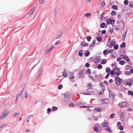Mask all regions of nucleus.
<instances>
[{
    "instance_id": "obj_56",
    "label": "nucleus",
    "mask_w": 133,
    "mask_h": 133,
    "mask_svg": "<svg viewBox=\"0 0 133 133\" xmlns=\"http://www.w3.org/2000/svg\"><path fill=\"white\" fill-rule=\"evenodd\" d=\"M105 3L102 2L101 4V5L102 7H103L105 6Z\"/></svg>"
},
{
    "instance_id": "obj_50",
    "label": "nucleus",
    "mask_w": 133,
    "mask_h": 133,
    "mask_svg": "<svg viewBox=\"0 0 133 133\" xmlns=\"http://www.w3.org/2000/svg\"><path fill=\"white\" fill-rule=\"evenodd\" d=\"M58 89H61L62 88V85L61 84L59 85L58 87Z\"/></svg>"
},
{
    "instance_id": "obj_58",
    "label": "nucleus",
    "mask_w": 133,
    "mask_h": 133,
    "mask_svg": "<svg viewBox=\"0 0 133 133\" xmlns=\"http://www.w3.org/2000/svg\"><path fill=\"white\" fill-rule=\"evenodd\" d=\"M109 75H110V74L109 73H108L107 74V75H106V76L105 77V78H108V77L109 76Z\"/></svg>"
},
{
    "instance_id": "obj_41",
    "label": "nucleus",
    "mask_w": 133,
    "mask_h": 133,
    "mask_svg": "<svg viewBox=\"0 0 133 133\" xmlns=\"http://www.w3.org/2000/svg\"><path fill=\"white\" fill-rule=\"evenodd\" d=\"M124 59L127 62L129 61H130V59L127 56H125Z\"/></svg>"
},
{
    "instance_id": "obj_44",
    "label": "nucleus",
    "mask_w": 133,
    "mask_h": 133,
    "mask_svg": "<svg viewBox=\"0 0 133 133\" xmlns=\"http://www.w3.org/2000/svg\"><path fill=\"white\" fill-rule=\"evenodd\" d=\"M86 73L87 74H91V70L90 69H88L87 70Z\"/></svg>"
},
{
    "instance_id": "obj_39",
    "label": "nucleus",
    "mask_w": 133,
    "mask_h": 133,
    "mask_svg": "<svg viewBox=\"0 0 133 133\" xmlns=\"http://www.w3.org/2000/svg\"><path fill=\"white\" fill-rule=\"evenodd\" d=\"M124 3L125 5H128V2L127 0H124Z\"/></svg>"
},
{
    "instance_id": "obj_12",
    "label": "nucleus",
    "mask_w": 133,
    "mask_h": 133,
    "mask_svg": "<svg viewBox=\"0 0 133 133\" xmlns=\"http://www.w3.org/2000/svg\"><path fill=\"white\" fill-rule=\"evenodd\" d=\"M112 26L113 28L115 29L116 30H119V27L118 24H117V25H113Z\"/></svg>"
},
{
    "instance_id": "obj_48",
    "label": "nucleus",
    "mask_w": 133,
    "mask_h": 133,
    "mask_svg": "<svg viewBox=\"0 0 133 133\" xmlns=\"http://www.w3.org/2000/svg\"><path fill=\"white\" fill-rule=\"evenodd\" d=\"M115 43V42L114 41H111L110 44L112 45V46H113Z\"/></svg>"
},
{
    "instance_id": "obj_14",
    "label": "nucleus",
    "mask_w": 133,
    "mask_h": 133,
    "mask_svg": "<svg viewBox=\"0 0 133 133\" xmlns=\"http://www.w3.org/2000/svg\"><path fill=\"white\" fill-rule=\"evenodd\" d=\"M81 45L83 46H88V44L84 42L83 41L81 43Z\"/></svg>"
},
{
    "instance_id": "obj_32",
    "label": "nucleus",
    "mask_w": 133,
    "mask_h": 133,
    "mask_svg": "<svg viewBox=\"0 0 133 133\" xmlns=\"http://www.w3.org/2000/svg\"><path fill=\"white\" fill-rule=\"evenodd\" d=\"M125 46V42H123L122 44L120 45V46L121 47L123 48Z\"/></svg>"
},
{
    "instance_id": "obj_28",
    "label": "nucleus",
    "mask_w": 133,
    "mask_h": 133,
    "mask_svg": "<svg viewBox=\"0 0 133 133\" xmlns=\"http://www.w3.org/2000/svg\"><path fill=\"white\" fill-rule=\"evenodd\" d=\"M79 55L80 56H82L83 55V52L82 50H80L78 53Z\"/></svg>"
},
{
    "instance_id": "obj_18",
    "label": "nucleus",
    "mask_w": 133,
    "mask_h": 133,
    "mask_svg": "<svg viewBox=\"0 0 133 133\" xmlns=\"http://www.w3.org/2000/svg\"><path fill=\"white\" fill-rule=\"evenodd\" d=\"M94 110H95L98 112H101V109L99 108H95L94 109Z\"/></svg>"
},
{
    "instance_id": "obj_49",
    "label": "nucleus",
    "mask_w": 133,
    "mask_h": 133,
    "mask_svg": "<svg viewBox=\"0 0 133 133\" xmlns=\"http://www.w3.org/2000/svg\"><path fill=\"white\" fill-rule=\"evenodd\" d=\"M108 52L107 50H104L103 52V53L104 54V55H106L108 53Z\"/></svg>"
},
{
    "instance_id": "obj_29",
    "label": "nucleus",
    "mask_w": 133,
    "mask_h": 133,
    "mask_svg": "<svg viewBox=\"0 0 133 133\" xmlns=\"http://www.w3.org/2000/svg\"><path fill=\"white\" fill-rule=\"evenodd\" d=\"M131 82L132 81H131L129 82H127V85L130 86H131L132 85Z\"/></svg>"
},
{
    "instance_id": "obj_53",
    "label": "nucleus",
    "mask_w": 133,
    "mask_h": 133,
    "mask_svg": "<svg viewBox=\"0 0 133 133\" xmlns=\"http://www.w3.org/2000/svg\"><path fill=\"white\" fill-rule=\"evenodd\" d=\"M85 66L87 67H89L90 66L89 64L88 63H87L85 64Z\"/></svg>"
},
{
    "instance_id": "obj_26",
    "label": "nucleus",
    "mask_w": 133,
    "mask_h": 133,
    "mask_svg": "<svg viewBox=\"0 0 133 133\" xmlns=\"http://www.w3.org/2000/svg\"><path fill=\"white\" fill-rule=\"evenodd\" d=\"M57 13V9H55V11L53 13L54 16H55Z\"/></svg>"
},
{
    "instance_id": "obj_38",
    "label": "nucleus",
    "mask_w": 133,
    "mask_h": 133,
    "mask_svg": "<svg viewBox=\"0 0 133 133\" xmlns=\"http://www.w3.org/2000/svg\"><path fill=\"white\" fill-rule=\"evenodd\" d=\"M97 39L98 42L101 41L102 40L101 37H97Z\"/></svg>"
},
{
    "instance_id": "obj_30",
    "label": "nucleus",
    "mask_w": 133,
    "mask_h": 133,
    "mask_svg": "<svg viewBox=\"0 0 133 133\" xmlns=\"http://www.w3.org/2000/svg\"><path fill=\"white\" fill-rule=\"evenodd\" d=\"M91 16V14L90 13H87L85 15V16L87 17H88L89 16Z\"/></svg>"
},
{
    "instance_id": "obj_3",
    "label": "nucleus",
    "mask_w": 133,
    "mask_h": 133,
    "mask_svg": "<svg viewBox=\"0 0 133 133\" xmlns=\"http://www.w3.org/2000/svg\"><path fill=\"white\" fill-rule=\"evenodd\" d=\"M9 113V111H8L7 110H5V111L3 112L2 114L0 117V119H3L5 118L6 116L8 115Z\"/></svg>"
},
{
    "instance_id": "obj_21",
    "label": "nucleus",
    "mask_w": 133,
    "mask_h": 133,
    "mask_svg": "<svg viewBox=\"0 0 133 133\" xmlns=\"http://www.w3.org/2000/svg\"><path fill=\"white\" fill-rule=\"evenodd\" d=\"M90 54V52L89 51H86V52H85L84 54V55L86 56H88Z\"/></svg>"
},
{
    "instance_id": "obj_63",
    "label": "nucleus",
    "mask_w": 133,
    "mask_h": 133,
    "mask_svg": "<svg viewBox=\"0 0 133 133\" xmlns=\"http://www.w3.org/2000/svg\"><path fill=\"white\" fill-rule=\"evenodd\" d=\"M104 83L106 85H107L108 84V82L107 81H105L104 82Z\"/></svg>"
},
{
    "instance_id": "obj_19",
    "label": "nucleus",
    "mask_w": 133,
    "mask_h": 133,
    "mask_svg": "<svg viewBox=\"0 0 133 133\" xmlns=\"http://www.w3.org/2000/svg\"><path fill=\"white\" fill-rule=\"evenodd\" d=\"M67 73L65 69L64 70L63 73V75L64 77H66L67 76Z\"/></svg>"
},
{
    "instance_id": "obj_33",
    "label": "nucleus",
    "mask_w": 133,
    "mask_h": 133,
    "mask_svg": "<svg viewBox=\"0 0 133 133\" xmlns=\"http://www.w3.org/2000/svg\"><path fill=\"white\" fill-rule=\"evenodd\" d=\"M116 12L114 11H112L111 12V14L112 15H114L116 14Z\"/></svg>"
},
{
    "instance_id": "obj_11",
    "label": "nucleus",
    "mask_w": 133,
    "mask_h": 133,
    "mask_svg": "<svg viewBox=\"0 0 133 133\" xmlns=\"http://www.w3.org/2000/svg\"><path fill=\"white\" fill-rule=\"evenodd\" d=\"M94 130L96 132H99L101 130L98 129L97 127H95L94 128Z\"/></svg>"
},
{
    "instance_id": "obj_42",
    "label": "nucleus",
    "mask_w": 133,
    "mask_h": 133,
    "mask_svg": "<svg viewBox=\"0 0 133 133\" xmlns=\"http://www.w3.org/2000/svg\"><path fill=\"white\" fill-rule=\"evenodd\" d=\"M88 87L90 89H91L92 87L91 84V83H89L88 84Z\"/></svg>"
},
{
    "instance_id": "obj_22",
    "label": "nucleus",
    "mask_w": 133,
    "mask_h": 133,
    "mask_svg": "<svg viewBox=\"0 0 133 133\" xmlns=\"http://www.w3.org/2000/svg\"><path fill=\"white\" fill-rule=\"evenodd\" d=\"M106 25V24L104 23H102L100 25V27L102 28H103L105 27Z\"/></svg>"
},
{
    "instance_id": "obj_25",
    "label": "nucleus",
    "mask_w": 133,
    "mask_h": 133,
    "mask_svg": "<svg viewBox=\"0 0 133 133\" xmlns=\"http://www.w3.org/2000/svg\"><path fill=\"white\" fill-rule=\"evenodd\" d=\"M53 46H52L49 49H48L47 50H46V53H47L50 52V51L51 50Z\"/></svg>"
},
{
    "instance_id": "obj_10",
    "label": "nucleus",
    "mask_w": 133,
    "mask_h": 133,
    "mask_svg": "<svg viewBox=\"0 0 133 133\" xmlns=\"http://www.w3.org/2000/svg\"><path fill=\"white\" fill-rule=\"evenodd\" d=\"M124 113L123 112H122L121 111L119 112V115L120 116V117L122 119L123 118H124Z\"/></svg>"
},
{
    "instance_id": "obj_36",
    "label": "nucleus",
    "mask_w": 133,
    "mask_h": 133,
    "mask_svg": "<svg viewBox=\"0 0 133 133\" xmlns=\"http://www.w3.org/2000/svg\"><path fill=\"white\" fill-rule=\"evenodd\" d=\"M128 94L129 95H133V92L131 91H129L128 92Z\"/></svg>"
},
{
    "instance_id": "obj_5",
    "label": "nucleus",
    "mask_w": 133,
    "mask_h": 133,
    "mask_svg": "<svg viewBox=\"0 0 133 133\" xmlns=\"http://www.w3.org/2000/svg\"><path fill=\"white\" fill-rule=\"evenodd\" d=\"M115 22V19H110L108 18L107 20V24L109 25L110 24L112 25H113Z\"/></svg>"
},
{
    "instance_id": "obj_59",
    "label": "nucleus",
    "mask_w": 133,
    "mask_h": 133,
    "mask_svg": "<svg viewBox=\"0 0 133 133\" xmlns=\"http://www.w3.org/2000/svg\"><path fill=\"white\" fill-rule=\"evenodd\" d=\"M119 129L121 130H122L123 129V127L121 126L119 127Z\"/></svg>"
},
{
    "instance_id": "obj_13",
    "label": "nucleus",
    "mask_w": 133,
    "mask_h": 133,
    "mask_svg": "<svg viewBox=\"0 0 133 133\" xmlns=\"http://www.w3.org/2000/svg\"><path fill=\"white\" fill-rule=\"evenodd\" d=\"M108 123L105 122H104L102 123L103 127L104 128L106 127L107 126H108Z\"/></svg>"
},
{
    "instance_id": "obj_9",
    "label": "nucleus",
    "mask_w": 133,
    "mask_h": 133,
    "mask_svg": "<svg viewBox=\"0 0 133 133\" xmlns=\"http://www.w3.org/2000/svg\"><path fill=\"white\" fill-rule=\"evenodd\" d=\"M101 60L100 57L98 56L95 59L94 62L95 63H97Z\"/></svg>"
},
{
    "instance_id": "obj_54",
    "label": "nucleus",
    "mask_w": 133,
    "mask_h": 133,
    "mask_svg": "<svg viewBox=\"0 0 133 133\" xmlns=\"http://www.w3.org/2000/svg\"><path fill=\"white\" fill-rule=\"evenodd\" d=\"M19 113H15V114H13V115H12V116L13 117H15V116L18 115H19Z\"/></svg>"
},
{
    "instance_id": "obj_20",
    "label": "nucleus",
    "mask_w": 133,
    "mask_h": 133,
    "mask_svg": "<svg viewBox=\"0 0 133 133\" xmlns=\"http://www.w3.org/2000/svg\"><path fill=\"white\" fill-rule=\"evenodd\" d=\"M95 44V40H93L92 43L90 45V47H91L93 46Z\"/></svg>"
},
{
    "instance_id": "obj_31",
    "label": "nucleus",
    "mask_w": 133,
    "mask_h": 133,
    "mask_svg": "<svg viewBox=\"0 0 133 133\" xmlns=\"http://www.w3.org/2000/svg\"><path fill=\"white\" fill-rule=\"evenodd\" d=\"M129 6L131 8L133 7V2L131 1L130 2Z\"/></svg>"
},
{
    "instance_id": "obj_27",
    "label": "nucleus",
    "mask_w": 133,
    "mask_h": 133,
    "mask_svg": "<svg viewBox=\"0 0 133 133\" xmlns=\"http://www.w3.org/2000/svg\"><path fill=\"white\" fill-rule=\"evenodd\" d=\"M115 70H112L110 71V73L111 75H114L115 74Z\"/></svg>"
},
{
    "instance_id": "obj_43",
    "label": "nucleus",
    "mask_w": 133,
    "mask_h": 133,
    "mask_svg": "<svg viewBox=\"0 0 133 133\" xmlns=\"http://www.w3.org/2000/svg\"><path fill=\"white\" fill-rule=\"evenodd\" d=\"M91 37L90 36H88L87 38V40L89 41H90V40H91Z\"/></svg>"
},
{
    "instance_id": "obj_35",
    "label": "nucleus",
    "mask_w": 133,
    "mask_h": 133,
    "mask_svg": "<svg viewBox=\"0 0 133 133\" xmlns=\"http://www.w3.org/2000/svg\"><path fill=\"white\" fill-rule=\"evenodd\" d=\"M125 63V62L124 61H121L119 62V64L122 65H123Z\"/></svg>"
},
{
    "instance_id": "obj_51",
    "label": "nucleus",
    "mask_w": 133,
    "mask_h": 133,
    "mask_svg": "<svg viewBox=\"0 0 133 133\" xmlns=\"http://www.w3.org/2000/svg\"><path fill=\"white\" fill-rule=\"evenodd\" d=\"M47 113L49 114L51 111V109L50 108H48L47 109Z\"/></svg>"
},
{
    "instance_id": "obj_61",
    "label": "nucleus",
    "mask_w": 133,
    "mask_h": 133,
    "mask_svg": "<svg viewBox=\"0 0 133 133\" xmlns=\"http://www.w3.org/2000/svg\"><path fill=\"white\" fill-rule=\"evenodd\" d=\"M60 43V41H58L55 43V44L56 45H57L59 43Z\"/></svg>"
},
{
    "instance_id": "obj_4",
    "label": "nucleus",
    "mask_w": 133,
    "mask_h": 133,
    "mask_svg": "<svg viewBox=\"0 0 133 133\" xmlns=\"http://www.w3.org/2000/svg\"><path fill=\"white\" fill-rule=\"evenodd\" d=\"M115 78V84L118 85L121 84L122 82V79L119 78V77H116Z\"/></svg>"
},
{
    "instance_id": "obj_57",
    "label": "nucleus",
    "mask_w": 133,
    "mask_h": 133,
    "mask_svg": "<svg viewBox=\"0 0 133 133\" xmlns=\"http://www.w3.org/2000/svg\"><path fill=\"white\" fill-rule=\"evenodd\" d=\"M6 124H2L0 127V128H2L3 127L6 126Z\"/></svg>"
},
{
    "instance_id": "obj_7",
    "label": "nucleus",
    "mask_w": 133,
    "mask_h": 133,
    "mask_svg": "<svg viewBox=\"0 0 133 133\" xmlns=\"http://www.w3.org/2000/svg\"><path fill=\"white\" fill-rule=\"evenodd\" d=\"M79 77L80 78H83L84 76V75L83 72L82 71H80L78 74Z\"/></svg>"
},
{
    "instance_id": "obj_64",
    "label": "nucleus",
    "mask_w": 133,
    "mask_h": 133,
    "mask_svg": "<svg viewBox=\"0 0 133 133\" xmlns=\"http://www.w3.org/2000/svg\"><path fill=\"white\" fill-rule=\"evenodd\" d=\"M75 78V77L74 76H72V77H70V78H69L71 80H72V79H74V78Z\"/></svg>"
},
{
    "instance_id": "obj_6",
    "label": "nucleus",
    "mask_w": 133,
    "mask_h": 133,
    "mask_svg": "<svg viewBox=\"0 0 133 133\" xmlns=\"http://www.w3.org/2000/svg\"><path fill=\"white\" fill-rule=\"evenodd\" d=\"M114 69L115 70V71H116L115 74L116 75L118 76L121 74V71L119 68L116 67Z\"/></svg>"
},
{
    "instance_id": "obj_60",
    "label": "nucleus",
    "mask_w": 133,
    "mask_h": 133,
    "mask_svg": "<svg viewBox=\"0 0 133 133\" xmlns=\"http://www.w3.org/2000/svg\"><path fill=\"white\" fill-rule=\"evenodd\" d=\"M28 94L27 93H26L25 94V98H26L28 97Z\"/></svg>"
},
{
    "instance_id": "obj_47",
    "label": "nucleus",
    "mask_w": 133,
    "mask_h": 133,
    "mask_svg": "<svg viewBox=\"0 0 133 133\" xmlns=\"http://www.w3.org/2000/svg\"><path fill=\"white\" fill-rule=\"evenodd\" d=\"M118 45H115L114 46V48L115 49H117L118 48Z\"/></svg>"
},
{
    "instance_id": "obj_15",
    "label": "nucleus",
    "mask_w": 133,
    "mask_h": 133,
    "mask_svg": "<svg viewBox=\"0 0 133 133\" xmlns=\"http://www.w3.org/2000/svg\"><path fill=\"white\" fill-rule=\"evenodd\" d=\"M107 61V60L106 59H103L101 62V63L103 64H105L106 63Z\"/></svg>"
},
{
    "instance_id": "obj_17",
    "label": "nucleus",
    "mask_w": 133,
    "mask_h": 133,
    "mask_svg": "<svg viewBox=\"0 0 133 133\" xmlns=\"http://www.w3.org/2000/svg\"><path fill=\"white\" fill-rule=\"evenodd\" d=\"M71 95L70 93H68L67 94H65L64 96V98L65 99H68L69 98V96Z\"/></svg>"
},
{
    "instance_id": "obj_55",
    "label": "nucleus",
    "mask_w": 133,
    "mask_h": 133,
    "mask_svg": "<svg viewBox=\"0 0 133 133\" xmlns=\"http://www.w3.org/2000/svg\"><path fill=\"white\" fill-rule=\"evenodd\" d=\"M112 57L115 58L116 57V55L115 54H114L111 55Z\"/></svg>"
},
{
    "instance_id": "obj_52",
    "label": "nucleus",
    "mask_w": 133,
    "mask_h": 133,
    "mask_svg": "<svg viewBox=\"0 0 133 133\" xmlns=\"http://www.w3.org/2000/svg\"><path fill=\"white\" fill-rule=\"evenodd\" d=\"M115 116L114 114H112L110 116V117L111 118H112Z\"/></svg>"
},
{
    "instance_id": "obj_24",
    "label": "nucleus",
    "mask_w": 133,
    "mask_h": 133,
    "mask_svg": "<svg viewBox=\"0 0 133 133\" xmlns=\"http://www.w3.org/2000/svg\"><path fill=\"white\" fill-rule=\"evenodd\" d=\"M127 31H126L125 32V34L124 35H123L122 36V40H123V41L124 40L125 38V37H126V35L127 34Z\"/></svg>"
},
{
    "instance_id": "obj_8",
    "label": "nucleus",
    "mask_w": 133,
    "mask_h": 133,
    "mask_svg": "<svg viewBox=\"0 0 133 133\" xmlns=\"http://www.w3.org/2000/svg\"><path fill=\"white\" fill-rule=\"evenodd\" d=\"M35 7H33L29 11V14L30 15H32L35 11Z\"/></svg>"
},
{
    "instance_id": "obj_1",
    "label": "nucleus",
    "mask_w": 133,
    "mask_h": 133,
    "mask_svg": "<svg viewBox=\"0 0 133 133\" xmlns=\"http://www.w3.org/2000/svg\"><path fill=\"white\" fill-rule=\"evenodd\" d=\"M117 23L118 25L119 30L120 31L122 30L123 29L125 26V23L123 21L117 22Z\"/></svg>"
},
{
    "instance_id": "obj_45",
    "label": "nucleus",
    "mask_w": 133,
    "mask_h": 133,
    "mask_svg": "<svg viewBox=\"0 0 133 133\" xmlns=\"http://www.w3.org/2000/svg\"><path fill=\"white\" fill-rule=\"evenodd\" d=\"M120 56L121 57V58H122V59H125V56L124 55H120Z\"/></svg>"
},
{
    "instance_id": "obj_40",
    "label": "nucleus",
    "mask_w": 133,
    "mask_h": 133,
    "mask_svg": "<svg viewBox=\"0 0 133 133\" xmlns=\"http://www.w3.org/2000/svg\"><path fill=\"white\" fill-rule=\"evenodd\" d=\"M102 68V66L100 64H99L98 65V66H97V68L98 69H101Z\"/></svg>"
},
{
    "instance_id": "obj_23",
    "label": "nucleus",
    "mask_w": 133,
    "mask_h": 133,
    "mask_svg": "<svg viewBox=\"0 0 133 133\" xmlns=\"http://www.w3.org/2000/svg\"><path fill=\"white\" fill-rule=\"evenodd\" d=\"M112 8L114 9L117 10L118 9V8L117 6L115 5H113L112 6Z\"/></svg>"
},
{
    "instance_id": "obj_37",
    "label": "nucleus",
    "mask_w": 133,
    "mask_h": 133,
    "mask_svg": "<svg viewBox=\"0 0 133 133\" xmlns=\"http://www.w3.org/2000/svg\"><path fill=\"white\" fill-rule=\"evenodd\" d=\"M52 110H53V111L56 110H57L58 108L54 106V107H52Z\"/></svg>"
},
{
    "instance_id": "obj_34",
    "label": "nucleus",
    "mask_w": 133,
    "mask_h": 133,
    "mask_svg": "<svg viewBox=\"0 0 133 133\" xmlns=\"http://www.w3.org/2000/svg\"><path fill=\"white\" fill-rule=\"evenodd\" d=\"M105 71L106 72L109 73L110 71V69L109 67H107L105 69Z\"/></svg>"
},
{
    "instance_id": "obj_46",
    "label": "nucleus",
    "mask_w": 133,
    "mask_h": 133,
    "mask_svg": "<svg viewBox=\"0 0 133 133\" xmlns=\"http://www.w3.org/2000/svg\"><path fill=\"white\" fill-rule=\"evenodd\" d=\"M125 74L126 75H130L131 74L130 72L129 71H126L125 72Z\"/></svg>"
},
{
    "instance_id": "obj_62",
    "label": "nucleus",
    "mask_w": 133,
    "mask_h": 133,
    "mask_svg": "<svg viewBox=\"0 0 133 133\" xmlns=\"http://www.w3.org/2000/svg\"><path fill=\"white\" fill-rule=\"evenodd\" d=\"M69 105L70 107H73L74 106V104L73 103H71L70 104H69Z\"/></svg>"
},
{
    "instance_id": "obj_2",
    "label": "nucleus",
    "mask_w": 133,
    "mask_h": 133,
    "mask_svg": "<svg viewBox=\"0 0 133 133\" xmlns=\"http://www.w3.org/2000/svg\"><path fill=\"white\" fill-rule=\"evenodd\" d=\"M119 105L120 107L129 108L130 107V105L127 102H125L120 103H119Z\"/></svg>"
},
{
    "instance_id": "obj_16",
    "label": "nucleus",
    "mask_w": 133,
    "mask_h": 133,
    "mask_svg": "<svg viewBox=\"0 0 133 133\" xmlns=\"http://www.w3.org/2000/svg\"><path fill=\"white\" fill-rule=\"evenodd\" d=\"M105 130L110 132L111 133L112 132L111 130H110V129L109 128V127H107V128L105 129Z\"/></svg>"
}]
</instances>
